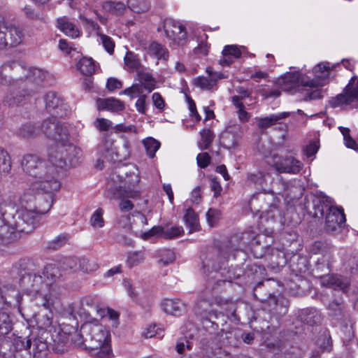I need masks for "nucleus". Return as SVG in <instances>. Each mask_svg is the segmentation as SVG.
I'll return each mask as SVG.
<instances>
[{"label": "nucleus", "mask_w": 358, "mask_h": 358, "mask_svg": "<svg viewBox=\"0 0 358 358\" xmlns=\"http://www.w3.org/2000/svg\"><path fill=\"white\" fill-rule=\"evenodd\" d=\"M43 132L48 138L60 143L56 149L51 148L48 152L49 162L55 164L57 169L67 165L76 166L80 162L83 152L70 143L69 131L66 126L46 121L43 125Z\"/></svg>", "instance_id": "1"}, {"label": "nucleus", "mask_w": 358, "mask_h": 358, "mask_svg": "<svg viewBox=\"0 0 358 358\" xmlns=\"http://www.w3.org/2000/svg\"><path fill=\"white\" fill-rule=\"evenodd\" d=\"M59 274L58 268L50 264L45 266L42 275L27 274L23 276L22 282L28 294L37 300V304L48 310L59 294V288L55 283Z\"/></svg>", "instance_id": "2"}, {"label": "nucleus", "mask_w": 358, "mask_h": 358, "mask_svg": "<svg viewBox=\"0 0 358 358\" xmlns=\"http://www.w3.org/2000/svg\"><path fill=\"white\" fill-rule=\"evenodd\" d=\"M49 164L36 155H26L23 157L21 166L28 176V183L31 189L52 192L60 188L57 179L58 170L55 164Z\"/></svg>", "instance_id": "3"}, {"label": "nucleus", "mask_w": 358, "mask_h": 358, "mask_svg": "<svg viewBox=\"0 0 358 358\" xmlns=\"http://www.w3.org/2000/svg\"><path fill=\"white\" fill-rule=\"evenodd\" d=\"M331 70V68L329 62H321L313 69L314 78L309 81L302 80L301 74L296 71L285 73L278 80V83L285 91L291 90L299 84L310 87V90L307 92L303 99L305 101L321 99L323 96L322 92L318 87L324 86L327 83Z\"/></svg>", "instance_id": "4"}, {"label": "nucleus", "mask_w": 358, "mask_h": 358, "mask_svg": "<svg viewBox=\"0 0 358 358\" xmlns=\"http://www.w3.org/2000/svg\"><path fill=\"white\" fill-rule=\"evenodd\" d=\"M48 198L43 205L40 204L41 199H39L38 206H34L33 208L20 207L17 210V220L12 222L14 234L15 232L28 234L36 227L41 216L48 212L52 205V196L48 195Z\"/></svg>", "instance_id": "5"}, {"label": "nucleus", "mask_w": 358, "mask_h": 358, "mask_svg": "<svg viewBox=\"0 0 358 358\" xmlns=\"http://www.w3.org/2000/svg\"><path fill=\"white\" fill-rule=\"evenodd\" d=\"M48 73L42 69L31 68L29 69L25 81L23 83L22 90L23 95L20 93L12 92L6 97L5 101L9 106H17L21 103L25 96H31L37 92L42 83L46 79Z\"/></svg>", "instance_id": "6"}, {"label": "nucleus", "mask_w": 358, "mask_h": 358, "mask_svg": "<svg viewBox=\"0 0 358 358\" xmlns=\"http://www.w3.org/2000/svg\"><path fill=\"white\" fill-rule=\"evenodd\" d=\"M222 303V299L213 296L212 293L206 289L199 296L195 305V313L199 315L203 321L211 323L212 327L216 329L218 324L213 320L218 319L220 316L223 317V315L215 309V306H220Z\"/></svg>", "instance_id": "7"}, {"label": "nucleus", "mask_w": 358, "mask_h": 358, "mask_svg": "<svg viewBox=\"0 0 358 358\" xmlns=\"http://www.w3.org/2000/svg\"><path fill=\"white\" fill-rule=\"evenodd\" d=\"M82 332L86 336L87 347L89 349L99 348L111 343L110 331L105 326L99 324L96 319L85 322L82 326Z\"/></svg>", "instance_id": "8"}, {"label": "nucleus", "mask_w": 358, "mask_h": 358, "mask_svg": "<svg viewBox=\"0 0 358 358\" xmlns=\"http://www.w3.org/2000/svg\"><path fill=\"white\" fill-rule=\"evenodd\" d=\"M118 176L120 173H124L125 178L124 179V187L120 186L117 189H109L106 192V197L118 198L119 196L122 195L131 199L137 198L140 196V191L137 187L140 182L139 174L137 172H132L127 174V172L123 173L121 170L117 171Z\"/></svg>", "instance_id": "9"}, {"label": "nucleus", "mask_w": 358, "mask_h": 358, "mask_svg": "<svg viewBox=\"0 0 358 358\" xmlns=\"http://www.w3.org/2000/svg\"><path fill=\"white\" fill-rule=\"evenodd\" d=\"M266 162L278 172L296 174L302 169V163L292 156L282 157L277 154L266 157Z\"/></svg>", "instance_id": "10"}, {"label": "nucleus", "mask_w": 358, "mask_h": 358, "mask_svg": "<svg viewBox=\"0 0 358 358\" xmlns=\"http://www.w3.org/2000/svg\"><path fill=\"white\" fill-rule=\"evenodd\" d=\"M45 108L47 111L52 115V117L46 119L41 125L43 131V125L46 121L55 122L58 125H62L57 120V117H62L67 114L68 106L65 103L62 97L58 96L54 92H50L45 96Z\"/></svg>", "instance_id": "11"}, {"label": "nucleus", "mask_w": 358, "mask_h": 358, "mask_svg": "<svg viewBox=\"0 0 358 358\" xmlns=\"http://www.w3.org/2000/svg\"><path fill=\"white\" fill-rule=\"evenodd\" d=\"M166 36L171 43L176 45H184L187 42V32L185 27L173 19H166L164 23Z\"/></svg>", "instance_id": "12"}, {"label": "nucleus", "mask_w": 358, "mask_h": 358, "mask_svg": "<svg viewBox=\"0 0 358 358\" xmlns=\"http://www.w3.org/2000/svg\"><path fill=\"white\" fill-rule=\"evenodd\" d=\"M134 219L132 224L129 226V230L132 233L135 234L136 236L141 237L144 240H148L153 236L163 237L164 228L160 226H155L147 231H143L142 229L138 228V226H145L147 224V218L145 216L140 212H136L134 215Z\"/></svg>", "instance_id": "13"}, {"label": "nucleus", "mask_w": 358, "mask_h": 358, "mask_svg": "<svg viewBox=\"0 0 358 358\" xmlns=\"http://www.w3.org/2000/svg\"><path fill=\"white\" fill-rule=\"evenodd\" d=\"M356 100H358V77L354 76L346 86L344 94L334 98L331 101V105L336 108L343 104H350Z\"/></svg>", "instance_id": "14"}, {"label": "nucleus", "mask_w": 358, "mask_h": 358, "mask_svg": "<svg viewBox=\"0 0 358 358\" xmlns=\"http://www.w3.org/2000/svg\"><path fill=\"white\" fill-rule=\"evenodd\" d=\"M29 188L27 189L20 196L19 199L20 207L27 206L28 208H32V203L36 202V205H38V201L41 199L40 204L43 205L48 196L51 195L52 192H46L45 191H37L36 189H31V184L29 183Z\"/></svg>", "instance_id": "15"}, {"label": "nucleus", "mask_w": 358, "mask_h": 358, "mask_svg": "<svg viewBox=\"0 0 358 358\" xmlns=\"http://www.w3.org/2000/svg\"><path fill=\"white\" fill-rule=\"evenodd\" d=\"M243 135L241 125H234L227 127L220 136V143L227 149L236 147Z\"/></svg>", "instance_id": "16"}, {"label": "nucleus", "mask_w": 358, "mask_h": 358, "mask_svg": "<svg viewBox=\"0 0 358 358\" xmlns=\"http://www.w3.org/2000/svg\"><path fill=\"white\" fill-rule=\"evenodd\" d=\"M345 222L343 210L330 206L326 215V228L329 231H336L342 228Z\"/></svg>", "instance_id": "17"}, {"label": "nucleus", "mask_w": 358, "mask_h": 358, "mask_svg": "<svg viewBox=\"0 0 358 358\" xmlns=\"http://www.w3.org/2000/svg\"><path fill=\"white\" fill-rule=\"evenodd\" d=\"M206 72L208 77L199 76L193 80L194 85L203 90H210L217 84V81L226 78V76L220 72H213L211 68H207Z\"/></svg>", "instance_id": "18"}, {"label": "nucleus", "mask_w": 358, "mask_h": 358, "mask_svg": "<svg viewBox=\"0 0 358 358\" xmlns=\"http://www.w3.org/2000/svg\"><path fill=\"white\" fill-rule=\"evenodd\" d=\"M109 198L111 199H120L118 207L122 213H124L125 215H122V217L118 220V224L120 225V227L127 228V229L129 230V226L131 224H132V222H129V214L134 207L133 203L130 200L127 199V196H124L122 195L119 196L118 198Z\"/></svg>", "instance_id": "19"}, {"label": "nucleus", "mask_w": 358, "mask_h": 358, "mask_svg": "<svg viewBox=\"0 0 358 358\" xmlns=\"http://www.w3.org/2000/svg\"><path fill=\"white\" fill-rule=\"evenodd\" d=\"M289 115L290 113L289 112H282L276 114H271L264 117H256L255 120L258 128L263 131L276 124H281L282 120L289 117Z\"/></svg>", "instance_id": "20"}, {"label": "nucleus", "mask_w": 358, "mask_h": 358, "mask_svg": "<svg viewBox=\"0 0 358 358\" xmlns=\"http://www.w3.org/2000/svg\"><path fill=\"white\" fill-rule=\"evenodd\" d=\"M56 27L65 35L76 38L80 36V31L69 18L60 17L56 20Z\"/></svg>", "instance_id": "21"}, {"label": "nucleus", "mask_w": 358, "mask_h": 358, "mask_svg": "<svg viewBox=\"0 0 358 358\" xmlns=\"http://www.w3.org/2000/svg\"><path fill=\"white\" fill-rule=\"evenodd\" d=\"M321 284L324 287H331L335 289L339 288L345 292L350 285V282L347 278H343L337 275H328L322 278Z\"/></svg>", "instance_id": "22"}, {"label": "nucleus", "mask_w": 358, "mask_h": 358, "mask_svg": "<svg viewBox=\"0 0 358 358\" xmlns=\"http://www.w3.org/2000/svg\"><path fill=\"white\" fill-rule=\"evenodd\" d=\"M84 20L90 24L94 30L96 31L97 35L99 36V41L102 43L105 50L109 53L113 54L114 52L115 42L110 36L105 35L99 31V26L94 22L92 20L84 18Z\"/></svg>", "instance_id": "23"}, {"label": "nucleus", "mask_w": 358, "mask_h": 358, "mask_svg": "<svg viewBox=\"0 0 358 358\" xmlns=\"http://www.w3.org/2000/svg\"><path fill=\"white\" fill-rule=\"evenodd\" d=\"M96 105L98 110H110L112 112H117L124 108L122 103L116 99H98L96 100Z\"/></svg>", "instance_id": "24"}, {"label": "nucleus", "mask_w": 358, "mask_h": 358, "mask_svg": "<svg viewBox=\"0 0 358 358\" xmlns=\"http://www.w3.org/2000/svg\"><path fill=\"white\" fill-rule=\"evenodd\" d=\"M162 306L164 312L173 315H180L185 309L184 303L179 299H165Z\"/></svg>", "instance_id": "25"}, {"label": "nucleus", "mask_w": 358, "mask_h": 358, "mask_svg": "<svg viewBox=\"0 0 358 358\" xmlns=\"http://www.w3.org/2000/svg\"><path fill=\"white\" fill-rule=\"evenodd\" d=\"M6 210L4 206H0V242L3 241L5 238L10 237L8 235L14 234L12 222L7 220L5 218ZM12 238V237H10Z\"/></svg>", "instance_id": "26"}, {"label": "nucleus", "mask_w": 358, "mask_h": 358, "mask_svg": "<svg viewBox=\"0 0 358 358\" xmlns=\"http://www.w3.org/2000/svg\"><path fill=\"white\" fill-rule=\"evenodd\" d=\"M145 49L149 55L155 56L159 59H166L169 57L168 50L156 41L150 43L145 47Z\"/></svg>", "instance_id": "27"}, {"label": "nucleus", "mask_w": 358, "mask_h": 358, "mask_svg": "<svg viewBox=\"0 0 358 358\" xmlns=\"http://www.w3.org/2000/svg\"><path fill=\"white\" fill-rule=\"evenodd\" d=\"M31 342L27 339L26 342L21 339H17L15 343V351L13 352L15 358H29V349Z\"/></svg>", "instance_id": "28"}, {"label": "nucleus", "mask_w": 358, "mask_h": 358, "mask_svg": "<svg viewBox=\"0 0 358 358\" xmlns=\"http://www.w3.org/2000/svg\"><path fill=\"white\" fill-rule=\"evenodd\" d=\"M124 68L129 71H141V64L137 55L128 51L124 58Z\"/></svg>", "instance_id": "29"}, {"label": "nucleus", "mask_w": 358, "mask_h": 358, "mask_svg": "<svg viewBox=\"0 0 358 358\" xmlns=\"http://www.w3.org/2000/svg\"><path fill=\"white\" fill-rule=\"evenodd\" d=\"M49 348L47 342L41 338L34 339L33 343L34 358H48Z\"/></svg>", "instance_id": "30"}, {"label": "nucleus", "mask_w": 358, "mask_h": 358, "mask_svg": "<svg viewBox=\"0 0 358 358\" xmlns=\"http://www.w3.org/2000/svg\"><path fill=\"white\" fill-rule=\"evenodd\" d=\"M96 313L101 318H107L108 320L112 321V325L113 327H117L118 324L120 315L113 309L105 307H97Z\"/></svg>", "instance_id": "31"}, {"label": "nucleus", "mask_w": 358, "mask_h": 358, "mask_svg": "<svg viewBox=\"0 0 358 358\" xmlns=\"http://www.w3.org/2000/svg\"><path fill=\"white\" fill-rule=\"evenodd\" d=\"M186 225L189 228V232L192 233L199 229V219L196 214L192 208H188L184 215Z\"/></svg>", "instance_id": "32"}, {"label": "nucleus", "mask_w": 358, "mask_h": 358, "mask_svg": "<svg viewBox=\"0 0 358 358\" xmlns=\"http://www.w3.org/2000/svg\"><path fill=\"white\" fill-rule=\"evenodd\" d=\"M77 68L83 75H91L95 71L96 66L92 58L83 57L77 63Z\"/></svg>", "instance_id": "33"}, {"label": "nucleus", "mask_w": 358, "mask_h": 358, "mask_svg": "<svg viewBox=\"0 0 358 358\" xmlns=\"http://www.w3.org/2000/svg\"><path fill=\"white\" fill-rule=\"evenodd\" d=\"M138 76L140 83L148 92L155 89L156 82L150 73L141 71L138 72Z\"/></svg>", "instance_id": "34"}, {"label": "nucleus", "mask_w": 358, "mask_h": 358, "mask_svg": "<svg viewBox=\"0 0 358 358\" xmlns=\"http://www.w3.org/2000/svg\"><path fill=\"white\" fill-rule=\"evenodd\" d=\"M102 8L106 12H108L115 15H120L123 13L126 9V6L120 1H105L102 5Z\"/></svg>", "instance_id": "35"}, {"label": "nucleus", "mask_w": 358, "mask_h": 358, "mask_svg": "<svg viewBox=\"0 0 358 358\" xmlns=\"http://www.w3.org/2000/svg\"><path fill=\"white\" fill-rule=\"evenodd\" d=\"M145 259V253L143 251L129 252L127 256V265L130 267L136 266L142 264Z\"/></svg>", "instance_id": "36"}, {"label": "nucleus", "mask_w": 358, "mask_h": 358, "mask_svg": "<svg viewBox=\"0 0 358 358\" xmlns=\"http://www.w3.org/2000/svg\"><path fill=\"white\" fill-rule=\"evenodd\" d=\"M9 34V38L8 39V43L10 46H16L22 42V34L21 31L13 26L8 27V29L6 30V33Z\"/></svg>", "instance_id": "37"}, {"label": "nucleus", "mask_w": 358, "mask_h": 358, "mask_svg": "<svg viewBox=\"0 0 358 358\" xmlns=\"http://www.w3.org/2000/svg\"><path fill=\"white\" fill-rule=\"evenodd\" d=\"M158 263L162 266H167L176 259L174 252L169 249H162L158 252Z\"/></svg>", "instance_id": "38"}, {"label": "nucleus", "mask_w": 358, "mask_h": 358, "mask_svg": "<svg viewBox=\"0 0 358 358\" xmlns=\"http://www.w3.org/2000/svg\"><path fill=\"white\" fill-rule=\"evenodd\" d=\"M268 178H270L268 173L264 174L260 171L250 173L248 177V180L253 183L257 188H259V187H263L265 185H266V182Z\"/></svg>", "instance_id": "39"}, {"label": "nucleus", "mask_w": 358, "mask_h": 358, "mask_svg": "<svg viewBox=\"0 0 358 358\" xmlns=\"http://www.w3.org/2000/svg\"><path fill=\"white\" fill-rule=\"evenodd\" d=\"M99 268V264L94 259H88L86 257L79 258L78 269L83 272H92Z\"/></svg>", "instance_id": "40"}, {"label": "nucleus", "mask_w": 358, "mask_h": 358, "mask_svg": "<svg viewBox=\"0 0 358 358\" xmlns=\"http://www.w3.org/2000/svg\"><path fill=\"white\" fill-rule=\"evenodd\" d=\"M143 144L146 150L148 155L152 158L155 155V152L160 148V143L156 139L150 137L143 141Z\"/></svg>", "instance_id": "41"}, {"label": "nucleus", "mask_w": 358, "mask_h": 358, "mask_svg": "<svg viewBox=\"0 0 358 358\" xmlns=\"http://www.w3.org/2000/svg\"><path fill=\"white\" fill-rule=\"evenodd\" d=\"M103 210L101 208H97L92 215L90 223V225L94 229H101L104 226L105 222L103 217Z\"/></svg>", "instance_id": "42"}, {"label": "nucleus", "mask_w": 358, "mask_h": 358, "mask_svg": "<svg viewBox=\"0 0 358 358\" xmlns=\"http://www.w3.org/2000/svg\"><path fill=\"white\" fill-rule=\"evenodd\" d=\"M231 101L238 109V115L239 120L242 122L248 121L250 117V115L247 111H245L243 103L242 101H240L239 96H233L231 97Z\"/></svg>", "instance_id": "43"}, {"label": "nucleus", "mask_w": 358, "mask_h": 358, "mask_svg": "<svg viewBox=\"0 0 358 358\" xmlns=\"http://www.w3.org/2000/svg\"><path fill=\"white\" fill-rule=\"evenodd\" d=\"M344 270L350 274H354L358 269V261L355 257L346 255L343 259Z\"/></svg>", "instance_id": "44"}, {"label": "nucleus", "mask_w": 358, "mask_h": 358, "mask_svg": "<svg viewBox=\"0 0 358 358\" xmlns=\"http://www.w3.org/2000/svg\"><path fill=\"white\" fill-rule=\"evenodd\" d=\"M129 8L136 13L147 11L150 7L148 0H127Z\"/></svg>", "instance_id": "45"}, {"label": "nucleus", "mask_w": 358, "mask_h": 358, "mask_svg": "<svg viewBox=\"0 0 358 358\" xmlns=\"http://www.w3.org/2000/svg\"><path fill=\"white\" fill-rule=\"evenodd\" d=\"M201 142L199 147L201 150H206L213 141L214 135L208 129H203L200 131Z\"/></svg>", "instance_id": "46"}, {"label": "nucleus", "mask_w": 358, "mask_h": 358, "mask_svg": "<svg viewBox=\"0 0 358 358\" xmlns=\"http://www.w3.org/2000/svg\"><path fill=\"white\" fill-rule=\"evenodd\" d=\"M10 168L11 164L8 152L0 149V174L8 173Z\"/></svg>", "instance_id": "47"}, {"label": "nucleus", "mask_w": 358, "mask_h": 358, "mask_svg": "<svg viewBox=\"0 0 358 358\" xmlns=\"http://www.w3.org/2000/svg\"><path fill=\"white\" fill-rule=\"evenodd\" d=\"M338 129L343 136L344 143L346 147L353 150L358 149V145L356 141L351 137L350 134V129L347 127H339Z\"/></svg>", "instance_id": "48"}, {"label": "nucleus", "mask_w": 358, "mask_h": 358, "mask_svg": "<svg viewBox=\"0 0 358 358\" xmlns=\"http://www.w3.org/2000/svg\"><path fill=\"white\" fill-rule=\"evenodd\" d=\"M71 340L76 347L82 349H89V348L87 347V342L86 341V336L82 332V328L80 332H76L71 336Z\"/></svg>", "instance_id": "49"}, {"label": "nucleus", "mask_w": 358, "mask_h": 358, "mask_svg": "<svg viewBox=\"0 0 358 358\" xmlns=\"http://www.w3.org/2000/svg\"><path fill=\"white\" fill-rule=\"evenodd\" d=\"M93 350H97L95 357L96 358H113L111 343L105 345L99 348H93Z\"/></svg>", "instance_id": "50"}, {"label": "nucleus", "mask_w": 358, "mask_h": 358, "mask_svg": "<svg viewBox=\"0 0 358 358\" xmlns=\"http://www.w3.org/2000/svg\"><path fill=\"white\" fill-rule=\"evenodd\" d=\"M163 238H174L180 236L184 230L181 226H173L169 228H164Z\"/></svg>", "instance_id": "51"}, {"label": "nucleus", "mask_w": 358, "mask_h": 358, "mask_svg": "<svg viewBox=\"0 0 358 358\" xmlns=\"http://www.w3.org/2000/svg\"><path fill=\"white\" fill-rule=\"evenodd\" d=\"M79 259L76 257H66L62 263V268L63 270H78Z\"/></svg>", "instance_id": "52"}, {"label": "nucleus", "mask_w": 358, "mask_h": 358, "mask_svg": "<svg viewBox=\"0 0 358 358\" xmlns=\"http://www.w3.org/2000/svg\"><path fill=\"white\" fill-rule=\"evenodd\" d=\"M245 50L246 48L244 46H241V48L235 45H227L224 46V52H228L234 59L240 58L242 52H245Z\"/></svg>", "instance_id": "53"}, {"label": "nucleus", "mask_w": 358, "mask_h": 358, "mask_svg": "<svg viewBox=\"0 0 358 358\" xmlns=\"http://www.w3.org/2000/svg\"><path fill=\"white\" fill-rule=\"evenodd\" d=\"M220 218V211L210 208L206 213V219L210 227H214Z\"/></svg>", "instance_id": "54"}, {"label": "nucleus", "mask_w": 358, "mask_h": 358, "mask_svg": "<svg viewBox=\"0 0 358 358\" xmlns=\"http://www.w3.org/2000/svg\"><path fill=\"white\" fill-rule=\"evenodd\" d=\"M52 320V314L49 310L44 315H40L38 318V324L41 329H46L51 326Z\"/></svg>", "instance_id": "55"}, {"label": "nucleus", "mask_w": 358, "mask_h": 358, "mask_svg": "<svg viewBox=\"0 0 358 358\" xmlns=\"http://www.w3.org/2000/svg\"><path fill=\"white\" fill-rule=\"evenodd\" d=\"M94 126L99 131H106L113 127V122L108 119L100 117L96 120Z\"/></svg>", "instance_id": "56"}, {"label": "nucleus", "mask_w": 358, "mask_h": 358, "mask_svg": "<svg viewBox=\"0 0 358 358\" xmlns=\"http://www.w3.org/2000/svg\"><path fill=\"white\" fill-rule=\"evenodd\" d=\"M7 29L8 27L6 26L3 17L0 16V48H4L8 43L6 33Z\"/></svg>", "instance_id": "57"}, {"label": "nucleus", "mask_w": 358, "mask_h": 358, "mask_svg": "<svg viewBox=\"0 0 358 358\" xmlns=\"http://www.w3.org/2000/svg\"><path fill=\"white\" fill-rule=\"evenodd\" d=\"M115 154L122 159H127L131 154V145L127 140H124L122 144V148L119 151H115Z\"/></svg>", "instance_id": "58"}, {"label": "nucleus", "mask_w": 358, "mask_h": 358, "mask_svg": "<svg viewBox=\"0 0 358 358\" xmlns=\"http://www.w3.org/2000/svg\"><path fill=\"white\" fill-rule=\"evenodd\" d=\"M198 166L201 169L206 168L210 161V157L207 152L199 153L196 157Z\"/></svg>", "instance_id": "59"}, {"label": "nucleus", "mask_w": 358, "mask_h": 358, "mask_svg": "<svg viewBox=\"0 0 358 358\" xmlns=\"http://www.w3.org/2000/svg\"><path fill=\"white\" fill-rule=\"evenodd\" d=\"M20 133L23 136L31 137L37 133V129L31 124H27L22 126Z\"/></svg>", "instance_id": "60"}, {"label": "nucleus", "mask_w": 358, "mask_h": 358, "mask_svg": "<svg viewBox=\"0 0 358 358\" xmlns=\"http://www.w3.org/2000/svg\"><path fill=\"white\" fill-rule=\"evenodd\" d=\"M152 99L154 106L159 109V110H162L164 108L165 103L164 101L161 96V94L158 92H155L152 96Z\"/></svg>", "instance_id": "61"}, {"label": "nucleus", "mask_w": 358, "mask_h": 358, "mask_svg": "<svg viewBox=\"0 0 358 358\" xmlns=\"http://www.w3.org/2000/svg\"><path fill=\"white\" fill-rule=\"evenodd\" d=\"M342 307V304L340 301H333L329 305V310L332 315L338 316L341 314Z\"/></svg>", "instance_id": "62"}, {"label": "nucleus", "mask_w": 358, "mask_h": 358, "mask_svg": "<svg viewBox=\"0 0 358 358\" xmlns=\"http://www.w3.org/2000/svg\"><path fill=\"white\" fill-rule=\"evenodd\" d=\"M185 348L190 350L192 348V345L189 341L185 338H182L177 342L176 350L179 354H182L185 352Z\"/></svg>", "instance_id": "63"}, {"label": "nucleus", "mask_w": 358, "mask_h": 358, "mask_svg": "<svg viewBox=\"0 0 358 358\" xmlns=\"http://www.w3.org/2000/svg\"><path fill=\"white\" fill-rule=\"evenodd\" d=\"M122 87V83L116 78H110L108 79L106 87L109 91H114Z\"/></svg>", "instance_id": "64"}]
</instances>
